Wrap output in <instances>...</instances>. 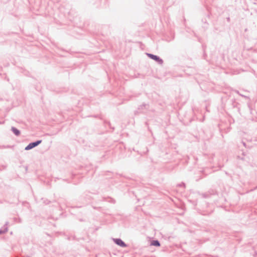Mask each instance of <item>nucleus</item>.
I'll return each instance as SVG.
<instances>
[{"instance_id": "4", "label": "nucleus", "mask_w": 257, "mask_h": 257, "mask_svg": "<svg viewBox=\"0 0 257 257\" xmlns=\"http://www.w3.org/2000/svg\"><path fill=\"white\" fill-rule=\"evenodd\" d=\"M151 245L159 246L160 245V244L159 242L157 240H153L151 243Z\"/></svg>"}, {"instance_id": "5", "label": "nucleus", "mask_w": 257, "mask_h": 257, "mask_svg": "<svg viewBox=\"0 0 257 257\" xmlns=\"http://www.w3.org/2000/svg\"><path fill=\"white\" fill-rule=\"evenodd\" d=\"M13 132H14V133L17 135V136H19L20 134V131L19 130H18L17 128H16L15 127H12V128Z\"/></svg>"}, {"instance_id": "2", "label": "nucleus", "mask_w": 257, "mask_h": 257, "mask_svg": "<svg viewBox=\"0 0 257 257\" xmlns=\"http://www.w3.org/2000/svg\"><path fill=\"white\" fill-rule=\"evenodd\" d=\"M148 56L151 59H153V60H155L157 61H158V62H159L160 63H163V61L162 59H160L158 56H156V55H154L153 54H148Z\"/></svg>"}, {"instance_id": "3", "label": "nucleus", "mask_w": 257, "mask_h": 257, "mask_svg": "<svg viewBox=\"0 0 257 257\" xmlns=\"http://www.w3.org/2000/svg\"><path fill=\"white\" fill-rule=\"evenodd\" d=\"M114 242L118 245L122 246V247H125L126 246L125 244L124 243V242L121 240L120 239H115L114 240Z\"/></svg>"}, {"instance_id": "1", "label": "nucleus", "mask_w": 257, "mask_h": 257, "mask_svg": "<svg viewBox=\"0 0 257 257\" xmlns=\"http://www.w3.org/2000/svg\"><path fill=\"white\" fill-rule=\"evenodd\" d=\"M41 143V141H38L36 142L30 143L29 144L26 148L25 150H30L35 147L38 146L39 144H40Z\"/></svg>"}]
</instances>
